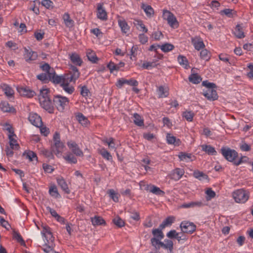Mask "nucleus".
<instances>
[{"label":"nucleus","mask_w":253,"mask_h":253,"mask_svg":"<svg viewBox=\"0 0 253 253\" xmlns=\"http://www.w3.org/2000/svg\"><path fill=\"white\" fill-rule=\"evenodd\" d=\"M28 120L34 126L37 127H40L42 125V121L41 117L36 113H30Z\"/></svg>","instance_id":"10"},{"label":"nucleus","mask_w":253,"mask_h":253,"mask_svg":"<svg viewBox=\"0 0 253 253\" xmlns=\"http://www.w3.org/2000/svg\"><path fill=\"white\" fill-rule=\"evenodd\" d=\"M99 154L103 157V158L108 161H111L112 160V157L110 153L104 148H102L100 150Z\"/></svg>","instance_id":"44"},{"label":"nucleus","mask_w":253,"mask_h":253,"mask_svg":"<svg viewBox=\"0 0 253 253\" xmlns=\"http://www.w3.org/2000/svg\"><path fill=\"white\" fill-rule=\"evenodd\" d=\"M169 88L167 86L161 85L158 87L157 91L159 98H165L168 96L169 94Z\"/></svg>","instance_id":"16"},{"label":"nucleus","mask_w":253,"mask_h":253,"mask_svg":"<svg viewBox=\"0 0 253 253\" xmlns=\"http://www.w3.org/2000/svg\"><path fill=\"white\" fill-rule=\"evenodd\" d=\"M63 19L65 26L68 28H72L74 26V21L71 18L68 13L63 15Z\"/></svg>","instance_id":"18"},{"label":"nucleus","mask_w":253,"mask_h":253,"mask_svg":"<svg viewBox=\"0 0 253 253\" xmlns=\"http://www.w3.org/2000/svg\"><path fill=\"white\" fill-rule=\"evenodd\" d=\"M193 175L195 178L200 180L206 179L208 178V176L206 174L199 170L194 171Z\"/></svg>","instance_id":"40"},{"label":"nucleus","mask_w":253,"mask_h":253,"mask_svg":"<svg viewBox=\"0 0 253 253\" xmlns=\"http://www.w3.org/2000/svg\"><path fill=\"white\" fill-rule=\"evenodd\" d=\"M92 224L94 226L105 225L106 222L103 218L98 216H95L91 218Z\"/></svg>","instance_id":"27"},{"label":"nucleus","mask_w":253,"mask_h":253,"mask_svg":"<svg viewBox=\"0 0 253 253\" xmlns=\"http://www.w3.org/2000/svg\"><path fill=\"white\" fill-rule=\"evenodd\" d=\"M86 56L88 60L93 63H96L98 60L95 53L93 51H88L86 53Z\"/></svg>","instance_id":"38"},{"label":"nucleus","mask_w":253,"mask_h":253,"mask_svg":"<svg viewBox=\"0 0 253 253\" xmlns=\"http://www.w3.org/2000/svg\"><path fill=\"white\" fill-rule=\"evenodd\" d=\"M133 118V122L136 125L139 126H144V121L138 114L134 113Z\"/></svg>","instance_id":"37"},{"label":"nucleus","mask_w":253,"mask_h":253,"mask_svg":"<svg viewBox=\"0 0 253 253\" xmlns=\"http://www.w3.org/2000/svg\"><path fill=\"white\" fill-rule=\"evenodd\" d=\"M71 82H64L61 84V86L63 89L68 93L72 94L74 91V88L73 86L69 85V83Z\"/></svg>","instance_id":"30"},{"label":"nucleus","mask_w":253,"mask_h":253,"mask_svg":"<svg viewBox=\"0 0 253 253\" xmlns=\"http://www.w3.org/2000/svg\"><path fill=\"white\" fill-rule=\"evenodd\" d=\"M177 60L179 64L183 66L186 69L189 68V62L186 57L183 55H179L177 58Z\"/></svg>","instance_id":"31"},{"label":"nucleus","mask_w":253,"mask_h":253,"mask_svg":"<svg viewBox=\"0 0 253 253\" xmlns=\"http://www.w3.org/2000/svg\"><path fill=\"white\" fill-rule=\"evenodd\" d=\"M139 42L143 44L146 43L148 42V37L144 34H140L138 36Z\"/></svg>","instance_id":"64"},{"label":"nucleus","mask_w":253,"mask_h":253,"mask_svg":"<svg viewBox=\"0 0 253 253\" xmlns=\"http://www.w3.org/2000/svg\"><path fill=\"white\" fill-rule=\"evenodd\" d=\"M53 152H53L51 149L50 151L46 149L43 148L41 150V153L49 160L54 158Z\"/></svg>","instance_id":"39"},{"label":"nucleus","mask_w":253,"mask_h":253,"mask_svg":"<svg viewBox=\"0 0 253 253\" xmlns=\"http://www.w3.org/2000/svg\"><path fill=\"white\" fill-rule=\"evenodd\" d=\"M64 159L69 163L76 164L77 163V158L71 153H67L66 156H64Z\"/></svg>","instance_id":"41"},{"label":"nucleus","mask_w":253,"mask_h":253,"mask_svg":"<svg viewBox=\"0 0 253 253\" xmlns=\"http://www.w3.org/2000/svg\"><path fill=\"white\" fill-rule=\"evenodd\" d=\"M44 237L46 240V241H44L45 243H53L54 238L52 235V232L49 233H47V234L46 235H44Z\"/></svg>","instance_id":"61"},{"label":"nucleus","mask_w":253,"mask_h":253,"mask_svg":"<svg viewBox=\"0 0 253 253\" xmlns=\"http://www.w3.org/2000/svg\"><path fill=\"white\" fill-rule=\"evenodd\" d=\"M203 205L202 202H191L189 203L184 204L181 206V207L184 208H188L195 206H201Z\"/></svg>","instance_id":"59"},{"label":"nucleus","mask_w":253,"mask_h":253,"mask_svg":"<svg viewBox=\"0 0 253 253\" xmlns=\"http://www.w3.org/2000/svg\"><path fill=\"white\" fill-rule=\"evenodd\" d=\"M160 239H157L156 237H153L151 239V243L152 245L155 247V248L158 250L161 247V244L162 242L160 240Z\"/></svg>","instance_id":"43"},{"label":"nucleus","mask_w":253,"mask_h":253,"mask_svg":"<svg viewBox=\"0 0 253 253\" xmlns=\"http://www.w3.org/2000/svg\"><path fill=\"white\" fill-rule=\"evenodd\" d=\"M192 43L195 48L197 50H200L205 47V44L202 39L200 37H195L192 39Z\"/></svg>","instance_id":"14"},{"label":"nucleus","mask_w":253,"mask_h":253,"mask_svg":"<svg viewBox=\"0 0 253 253\" xmlns=\"http://www.w3.org/2000/svg\"><path fill=\"white\" fill-rule=\"evenodd\" d=\"M39 101L41 104V106L47 111L49 113H53L54 111V107L52 105V103L51 100L50 98H48L47 99H43V98H41V99H39Z\"/></svg>","instance_id":"8"},{"label":"nucleus","mask_w":253,"mask_h":253,"mask_svg":"<svg viewBox=\"0 0 253 253\" xmlns=\"http://www.w3.org/2000/svg\"><path fill=\"white\" fill-rule=\"evenodd\" d=\"M173 216H169L165 219L163 222L160 225L159 228L161 229L165 228L166 226L170 225L174 220Z\"/></svg>","instance_id":"32"},{"label":"nucleus","mask_w":253,"mask_h":253,"mask_svg":"<svg viewBox=\"0 0 253 253\" xmlns=\"http://www.w3.org/2000/svg\"><path fill=\"white\" fill-rule=\"evenodd\" d=\"M220 151L225 159L229 162H234L238 157V153L228 147H222Z\"/></svg>","instance_id":"5"},{"label":"nucleus","mask_w":253,"mask_h":253,"mask_svg":"<svg viewBox=\"0 0 253 253\" xmlns=\"http://www.w3.org/2000/svg\"><path fill=\"white\" fill-rule=\"evenodd\" d=\"M50 73H41L38 75H37V78L39 80L41 81L43 83H47L50 81Z\"/></svg>","instance_id":"35"},{"label":"nucleus","mask_w":253,"mask_h":253,"mask_svg":"<svg viewBox=\"0 0 253 253\" xmlns=\"http://www.w3.org/2000/svg\"><path fill=\"white\" fill-rule=\"evenodd\" d=\"M188 79L190 82L194 84H199L202 81L201 77L197 74H192Z\"/></svg>","instance_id":"36"},{"label":"nucleus","mask_w":253,"mask_h":253,"mask_svg":"<svg viewBox=\"0 0 253 253\" xmlns=\"http://www.w3.org/2000/svg\"><path fill=\"white\" fill-rule=\"evenodd\" d=\"M49 193L51 196L55 198H58L59 196L57 187L55 186H51L50 188Z\"/></svg>","instance_id":"56"},{"label":"nucleus","mask_w":253,"mask_h":253,"mask_svg":"<svg viewBox=\"0 0 253 253\" xmlns=\"http://www.w3.org/2000/svg\"><path fill=\"white\" fill-rule=\"evenodd\" d=\"M167 140L168 144H174L176 146L179 145L180 142L179 139H177L175 136L171 135L169 133L167 134Z\"/></svg>","instance_id":"29"},{"label":"nucleus","mask_w":253,"mask_h":253,"mask_svg":"<svg viewBox=\"0 0 253 253\" xmlns=\"http://www.w3.org/2000/svg\"><path fill=\"white\" fill-rule=\"evenodd\" d=\"M49 90L47 88H42L40 90V94L39 96V99H41V98H43V99H47L49 98Z\"/></svg>","instance_id":"49"},{"label":"nucleus","mask_w":253,"mask_h":253,"mask_svg":"<svg viewBox=\"0 0 253 253\" xmlns=\"http://www.w3.org/2000/svg\"><path fill=\"white\" fill-rule=\"evenodd\" d=\"M97 18L103 21L107 19V12L102 7V4L98 3L97 4Z\"/></svg>","instance_id":"13"},{"label":"nucleus","mask_w":253,"mask_h":253,"mask_svg":"<svg viewBox=\"0 0 253 253\" xmlns=\"http://www.w3.org/2000/svg\"><path fill=\"white\" fill-rule=\"evenodd\" d=\"M40 68L42 71H45L46 73L52 72L54 71L53 69H51L50 66L48 63H44L43 64L40 66Z\"/></svg>","instance_id":"58"},{"label":"nucleus","mask_w":253,"mask_h":253,"mask_svg":"<svg viewBox=\"0 0 253 253\" xmlns=\"http://www.w3.org/2000/svg\"><path fill=\"white\" fill-rule=\"evenodd\" d=\"M232 196L236 202L245 203L249 198V192L243 189H240L233 192Z\"/></svg>","instance_id":"2"},{"label":"nucleus","mask_w":253,"mask_h":253,"mask_svg":"<svg viewBox=\"0 0 253 253\" xmlns=\"http://www.w3.org/2000/svg\"><path fill=\"white\" fill-rule=\"evenodd\" d=\"M13 237L17 240L21 245L25 246V243L20 234L15 230L13 231Z\"/></svg>","instance_id":"42"},{"label":"nucleus","mask_w":253,"mask_h":253,"mask_svg":"<svg viewBox=\"0 0 253 253\" xmlns=\"http://www.w3.org/2000/svg\"><path fill=\"white\" fill-rule=\"evenodd\" d=\"M201 58L205 61H208L210 59V53L206 49H203L200 52Z\"/></svg>","instance_id":"51"},{"label":"nucleus","mask_w":253,"mask_h":253,"mask_svg":"<svg viewBox=\"0 0 253 253\" xmlns=\"http://www.w3.org/2000/svg\"><path fill=\"white\" fill-rule=\"evenodd\" d=\"M182 116L187 121L192 122L194 116V113L192 111H185L183 113Z\"/></svg>","instance_id":"50"},{"label":"nucleus","mask_w":253,"mask_h":253,"mask_svg":"<svg viewBox=\"0 0 253 253\" xmlns=\"http://www.w3.org/2000/svg\"><path fill=\"white\" fill-rule=\"evenodd\" d=\"M89 93V91L86 86L84 85L82 87L81 90V94L83 97L88 96Z\"/></svg>","instance_id":"62"},{"label":"nucleus","mask_w":253,"mask_h":253,"mask_svg":"<svg viewBox=\"0 0 253 253\" xmlns=\"http://www.w3.org/2000/svg\"><path fill=\"white\" fill-rule=\"evenodd\" d=\"M0 108L4 112H11L14 109L12 107H10L9 103L6 101H1L0 103Z\"/></svg>","instance_id":"28"},{"label":"nucleus","mask_w":253,"mask_h":253,"mask_svg":"<svg viewBox=\"0 0 253 253\" xmlns=\"http://www.w3.org/2000/svg\"><path fill=\"white\" fill-rule=\"evenodd\" d=\"M53 103L59 111H63L65 106H66L69 102L68 98L63 96L61 95H57L54 96Z\"/></svg>","instance_id":"4"},{"label":"nucleus","mask_w":253,"mask_h":253,"mask_svg":"<svg viewBox=\"0 0 253 253\" xmlns=\"http://www.w3.org/2000/svg\"><path fill=\"white\" fill-rule=\"evenodd\" d=\"M203 94L209 100H216L218 97L215 88L204 90Z\"/></svg>","instance_id":"11"},{"label":"nucleus","mask_w":253,"mask_h":253,"mask_svg":"<svg viewBox=\"0 0 253 253\" xmlns=\"http://www.w3.org/2000/svg\"><path fill=\"white\" fill-rule=\"evenodd\" d=\"M180 227L183 233L192 234L195 231L196 226L192 222L183 221L181 223Z\"/></svg>","instance_id":"7"},{"label":"nucleus","mask_w":253,"mask_h":253,"mask_svg":"<svg viewBox=\"0 0 253 253\" xmlns=\"http://www.w3.org/2000/svg\"><path fill=\"white\" fill-rule=\"evenodd\" d=\"M108 194L109 197L115 202H118L119 201V194L116 193L113 189H109L108 191Z\"/></svg>","instance_id":"48"},{"label":"nucleus","mask_w":253,"mask_h":253,"mask_svg":"<svg viewBox=\"0 0 253 253\" xmlns=\"http://www.w3.org/2000/svg\"><path fill=\"white\" fill-rule=\"evenodd\" d=\"M77 120L82 126H86L89 124L88 119L81 113H79L76 116Z\"/></svg>","instance_id":"23"},{"label":"nucleus","mask_w":253,"mask_h":253,"mask_svg":"<svg viewBox=\"0 0 253 253\" xmlns=\"http://www.w3.org/2000/svg\"><path fill=\"white\" fill-rule=\"evenodd\" d=\"M67 145L72 153L77 156H83V151L80 149L78 145L74 141H71L68 142Z\"/></svg>","instance_id":"9"},{"label":"nucleus","mask_w":253,"mask_h":253,"mask_svg":"<svg viewBox=\"0 0 253 253\" xmlns=\"http://www.w3.org/2000/svg\"><path fill=\"white\" fill-rule=\"evenodd\" d=\"M163 17L167 20L169 26L173 28H176L178 26V22L176 17L170 11L168 10H164Z\"/></svg>","instance_id":"6"},{"label":"nucleus","mask_w":253,"mask_h":253,"mask_svg":"<svg viewBox=\"0 0 253 253\" xmlns=\"http://www.w3.org/2000/svg\"><path fill=\"white\" fill-rule=\"evenodd\" d=\"M17 90L21 95L26 96L29 98L32 97L36 94L34 91L28 87H18L17 88Z\"/></svg>","instance_id":"12"},{"label":"nucleus","mask_w":253,"mask_h":253,"mask_svg":"<svg viewBox=\"0 0 253 253\" xmlns=\"http://www.w3.org/2000/svg\"><path fill=\"white\" fill-rule=\"evenodd\" d=\"M57 182L59 186L66 194H69L70 190L69 189L67 184L66 183L65 180L62 178H57Z\"/></svg>","instance_id":"20"},{"label":"nucleus","mask_w":253,"mask_h":253,"mask_svg":"<svg viewBox=\"0 0 253 253\" xmlns=\"http://www.w3.org/2000/svg\"><path fill=\"white\" fill-rule=\"evenodd\" d=\"M113 223L119 227H122L125 225V222L120 217L117 216L113 219Z\"/></svg>","instance_id":"54"},{"label":"nucleus","mask_w":253,"mask_h":253,"mask_svg":"<svg viewBox=\"0 0 253 253\" xmlns=\"http://www.w3.org/2000/svg\"><path fill=\"white\" fill-rule=\"evenodd\" d=\"M174 47V45L169 43H166L161 45V49L164 52H168L171 51Z\"/></svg>","instance_id":"46"},{"label":"nucleus","mask_w":253,"mask_h":253,"mask_svg":"<svg viewBox=\"0 0 253 253\" xmlns=\"http://www.w3.org/2000/svg\"><path fill=\"white\" fill-rule=\"evenodd\" d=\"M150 191L153 193V194L158 195H161L164 194V192L163 191L161 190L159 187H157L154 185L151 187Z\"/></svg>","instance_id":"55"},{"label":"nucleus","mask_w":253,"mask_h":253,"mask_svg":"<svg viewBox=\"0 0 253 253\" xmlns=\"http://www.w3.org/2000/svg\"><path fill=\"white\" fill-rule=\"evenodd\" d=\"M133 23L138 30L144 33H147L148 29L141 20L135 19Z\"/></svg>","instance_id":"21"},{"label":"nucleus","mask_w":253,"mask_h":253,"mask_svg":"<svg viewBox=\"0 0 253 253\" xmlns=\"http://www.w3.org/2000/svg\"><path fill=\"white\" fill-rule=\"evenodd\" d=\"M13 136L11 134H8L9 145L11 149L18 150L20 147L19 145L17 142V140L13 138Z\"/></svg>","instance_id":"33"},{"label":"nucleus","mask_w":253,"mask_h":253,"mask_svg":"<svg viewBox=\"0 0 253 253\" xmlns=\"http://www.w3.org/2000/svg\"><path fill=\"white\" fill-rule=\"evenodd\" d=\"M161 228L160 229H153L152 230V234L154 235V237H156L157 239H162L164 237V235L162 231Z\"/></svg>","instance_id":"45"},{"label":"nucleus","mask_w":253,"mask_h":253,"mask_svg":"<svg viewBox=\"0 0 253 253\" xmlns=\"http://www.w3.org/2000/svg\"><path fill=\"white\" fill-rule=\"evenodd\" d=\"M142 7L144 9L147 16L151 17L154 15V10L150 5H145L143 4Z\"/></svg>","instance_id":"47"},{"label":"nucleus","mask_w":253,"mask_h":253,"mask_svg":"<svg viewBox=\"0 0 253 253\" xmlns=\"http://www.w3.org/2000/svg\"><path fill=\"white\" fill-rule=\"evenodd\" d=\"M178 234L179 233H177L175 230H171L167 234V236L170 239H175Z\"/></svg>","instance_id":"63"},{"label":"nucleus","mask_w":253,"mask_h":253,"mask_svg":"<svg viewBox=\"0 0 253 253\" xmlns=\"http://www.w3.org/2000/svg\"><path fill=\"white\" fill-rule=\"evenodd\" d=\"M221 15H225L228 18H233L237 15L236 11L232 9L225 8L219 12Z\"/></svg>","instance_id":"19"},{"label":"nucleus","mask_w":253,"mask_h":253,"mask_svg":"<svg viewBox=\"0 0 253 253\" xmlns=\"http://www.w3.org/2000/svg\"><path fill=\"white\" fill-rule=\"evenodd\" d=\"M53 140L54 143L51 145V149L57 155L62 152L64 145L60 141V134L57 132L54 133Z\"/></svg>","instance_id":"3"},{"label":"nucleus","mask_w":253,"mask_h":253,"mask_svg":"<svg viewBox=\"0 0 253 253\" xmlns=\"http://www.w3.org/2000/svg\"><path fill=\"white\" fill-rule=\"evenodd\" d=\"M202 85L206 87V89H211L212 88H216V85L215 84L210 83L208 81H205L202 82Z\"/></svg>","instance_id":"57"},{"label":"nucleus","mask_w":253,"mask_h":253,"mask_svg":"<svg viewBox=\"0 0 253 253\" xmlns=\"http://www.w3.org/2000/svg\"><path fill=\"white\" fill-rule=\"evenodd\" d=\"M202 150L210 155H215L217 153L214 147L211 145H201Z\"/></svg>","instance_id":"24"},{"label":"nucleus","mask_w":253,"mask_h":253,"mask_svg":"<svg viewBox=\"0 0 253 253\" xmlns=\"http://www.w3.org/2000/svg\"><path fill=\"white\" fill-rule=\"evenodd\" d=\"M69 73L64 75V76H59L56 74L54 71L49 73L50 81L55 84H62L64 82H74L79 78L80 73L77 68L73 65H71Z\"/></svg>","instance_id":"1"},{"label":"nucleus","mask_w":253,"mask_h":253,"mask_svg":"<svg viewBox=\"0 0 253 253\" xmlns=\"http://www.w3.org/2000/svg\"><path fill=\"white\" fill-rule=\"evenodd\" d=\"M26 158L29 159L30 161H32L34 160V159H36V160H38V158L36 155V154L33 151H29L27 152L26 154Z\"/></svg>","instance_id":"60"},{"label":"nucleus","mask_w":253,"mask_h":253,"mask_svg":"<svg viewBox=\"0 0 253 253\" xmlns=\"http://www.w3.org/2000/svg\"><path fill=\"white\" fill-rule=\"evenodd\" d=\"M244 31V27L243 24H237L235 27L234 34L237 38L242 39L245 37Z\"/></svg>","instance_id":"15"},{"label":"nucleus","mask_w":253,"mask_h":253,"mask_svg":"<svg viewBox=\"0 0 253 253\" xmlns=\"http://www.w3.org/2000/svg\"><path fill=\"white\" fill-rule=\"evenodd\" d=\"M118 23L123 33H126L129 31V26L125 20H119Z\"/></svg>","instance_id":"34"},{"label":"nucleus","mask_w":253,"mask_h":253,"mask_svg":"<svg viewBox=\"0 0 253 253\" xmlns=\"http://www.w3.org/2000/svg\"><path fill=\"white\" fill-rule=\"evenodd\" d=\"M38 57L37 52L32 50H29L26 48H25L24 58L26 61L35 60Z\"/></svg>","instance_id":"17"},{"label":"nucleus","mask_w":253,"mask_h":253,"mask_svg":"<svg viewBox=\"0 0 253 253\" xmlns=\"http://www.w3.org/2000/svg\"><path fill=\"white\" fill-rule=\"evenodd\" d=\"M1 87L6 96L9 98L13 96L14 91L11 87L6 84H3Z\"/></svg>","instance_id":"26"},{"label":"nucleus","mask_w":253,"mask_h":253,"mask_svg":"<svg viewBox=\"0 0 253 253\" xmlns=\"http://www.w3.org/2000/svg\"><path fill=\"white\" fill-rule=\"evenodd\" d=\"M184 173V171L182 169L176 168L173 170L172 178L175 180H178L181 178Z\"/></svg>","instance_id":"22"},{"label":"nucleus","mask_w":253,"mask_h":253,"mask_svg":"<svg viewBox=\"0 0 253 253\" xmlns=\"http://www.w3.org/2000/svg\"><path fill=\"white\" fill-rule=\"evenodd\" d=\"M173 247V243L171 240L166 239L165 240V243L162 242L161 244L162 248H163L165 249H169L170 248H172Z\"/></svg>","instance_id":"52"},{"label":"nucleus","mask_w":253,"mask_h":253,"mask_svg":"<svg viewBox=\"0 0 253 253\" xmlns=\"http://www.w3.org/2000/svg\"><path fill=\"white\" fill-rule=\"evenodd\" d=\"M70 59L73 63L78 66H81L83 63L82 60L80 56L76 53H72L70 55Z\"/></svg>","instance_id":"25"},{"label":"nucleus","mask_w":253,"mask_h":253,"mask_svg":"<svg viewBox=\"0 0 253 253\" xmlns=\"http://www.w3.org/2000/svg\"><path fill=\"white\" fill-rule=\"evenodd\" d=\"M54 246L53 243H45L42 249L44 252L48 253L49 251L54 248Z\"/></svg>","instance_id":"53"}]
</instances>
